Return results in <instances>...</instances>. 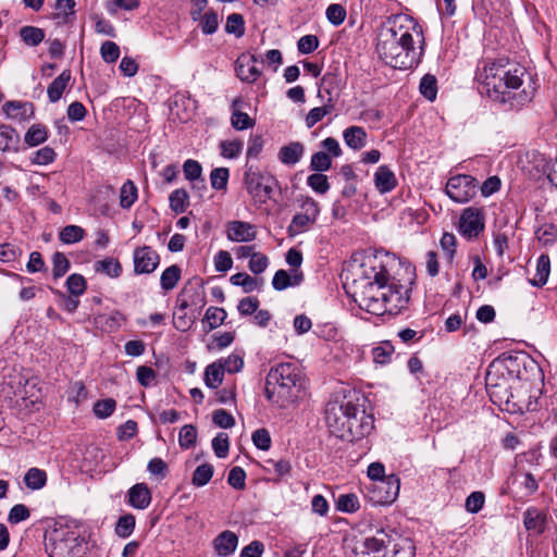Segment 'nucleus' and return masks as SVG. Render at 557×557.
I'll return each mask as SVG.
<instances>
[{
  "instance_id": "obj_10",
  "label": "nucleus",
  "mask_w": 557,
  "mask_h": 557,
  "mask_svg": "<svg viewBox=\"0 0 557 557\" xmlns=\"http://www.w3.org/2000/svg\"><path fill=\"white\" fill-rule=\"evenodd\" d=\"M374 428L372 414L367 413L366 409L352 403L349 420L346 425L344 441H358L369 435Z\"/></svg>"
},
{
  "instance_id": "obj_17",
  "label": "nucleus",
  "mask_w": 557,
  "mask_h": 557,
  "mask_svg": "<svg viewBox=\"0 0 557 557\" xmlns=\"http://www.w3.org/2000/svg\"><path fill=\"white\" fill-rule=\"evenodd\" d=\"M258 60L252 54H242L236 61L237 77L247 83L256 82L261 72L257 67Z\"/></svg>"
},
{
  "instance_id": "obj_9",
  "label": "nucleus",
  "mask_w": 557,
  "mask_h": 557,
  "mask_svg": "<svg viewBox=\"0 0 557 557\" xmlns=\"http://www.w3.org/2000/svg\"><path fill=\"white\" fill-rule=\"evenodd\" d=\"M351 400H332L325 407V422L331 433L336 437L343 438L346 432V425L349 420Z\"/></svg>"
},
{
  "instance_id": "obj_36",
  "label": "nucleus",
  "mask_w": 557,
  "mask_h": 557,
  "mask_svg": "<svg viewBox=\"0 0 557 557\" xmlns=\"http://www.w3.org/2000/svg\"><path fill=\"white\" fill-rule=\"evenodd\" d=\"M188 198V194L185 189H175L169 197L170 208L177 214L185 212L189 203Z\"/></svg>"
},
{
  "instance_id": "obj_35",
  "label": "nucleus",
  "mask_w": 557,
  "mask_h": 557,
  "mask_svg": "<svg viewBox=\"0 0 557 557\" xmlns=\"http://www.w3.org/2000/svg\"><path fill=\"white\" fill-rule=\"evenodd\" d=\"M180 278H181V269L178 265L173 264V265L166 268L162 272L161 277H160L161 287L164 290H171L176 286Z\"/></svg>"
},
{
  "instance_id": "obj_24",
  "label": "nucleus",
  "mask_w": 557,
  "mask_h": 557,
  "mask_svg": "<svg viewBox=\"0 0 557 557\" xmlns=\"http://www.w3.org/2000/svg\"><path fill=\"white\" fill-rule=\"evenodd\" d=\"M414 546L409 539L406 537H392V544L385 550L383 557H413Z\"/></svg>"
},
{
  "instance_id": "obj_58",
  "label": "nucleus",
  "mask_w": 557,
  "mask_h": 557,
  "mask_svg": "<svg viewBox=\"0 0 557 557\" xmlns=\"http://www.w3.org/2000/svg\"><path fill=\"white\" fill-rule=\"evenodd\" d=\"M224 372L236 373L244 367L243 357L239 354H232L227 358L219 359Z\"/></svg>"
},
{
  "instance_id": "obj_14",
  "label": "nucleus",
  "mask_w": 557,
  "mask_h": 557,
  "mask_svg": "<svg viewBox=\"0 0 557 557\" xmlns=\"http://www.w3.org/2000/svg\"><path fill=\"white\" fill-rule=\"evenodd\" d=\"M484 230L483 213L478 208H467L459 220V232L467 238L476 237Z\"/></svg>"
},
{
  "instance_id": "obj_60",
  "label": "nucleus",
  "mask_w": 557,
  "mask_h": 557,
  "mask_svg": "<svg viewBox=\"0 0 557 557\" xmlns=\"http://www.w3.org/2000/svg\"><path fill=\"white\" fill-rule=\"evenodd\" d=\"M66 286L72 296H81L86 290V281L81 274H72L66 280Z\"/></svg>"
},
{
  "instance_id": "obj_46",
  "label": "nucleus",
  "mask_w": 557,
  "mask_h": 557,
  "mask_svg": "<svg viewBox=\"0 0 557 557\" xmlns=\"http://www.w3.org/2000/svg\"><path fill=\"white\" fill-rule=\"evenodd\" d=\"M57 153L54 149L49 146H45L36 150L32 157L30 162L36 165H48L55 160Z\"/></svg>"
},
{
  "instance_id": "obj_64",
  "label": "nucleus",
  "mask_w": 557,
  "mask_h": 557,
  "mask_svg": "<svg viewBox=\"0 0 557 557\" xmlns=\"http://www.w3.org/2000/svg\"><path fill=\"white\" fill-rule=\"evenodd\" d=\"M212 448L214 450V454L219 458H225L228 453L230 448V442L228 436L226 433H219L213 440H212Z\"/></svg>"
},
{
  "instance_id": "obj_56",
  "label": "nucleus",
  "mask_w": 557,
  "mask_h": 557,
  "mask_svg": "<svg viewBox=\"0 0 557 557\" xmlns=\"http://www.w3.org/2000/svg\"><path fill=\"white\" fill-rule=\"evenodd\" d=\"M52 263V274L54 280L62 277L70 269V261L62 252H54Z\"/></svg>"
},
{
  "instance_id": "obj_45",
  "label": "nucleus",
  "mask_w": 557,
  "mask_h": 557,
  "mask_svg": "<svg viewBox=\"0 0 557 557\" xmlns=\"http://www.w3.org/2000/svg\"><path fill=\"white\" fill-rule=\"evenodd\" d=\"M394 347L388 342H383L372 349L373 361L377 364H386L391 361Z\"/></svg>"
},
{
  "instance_id": "obj_30",
  "label": "nucleus",
  "mask_w": 557,
  "mask_h": 557,
  "mask_svg": "<svg viewBox=\"0 0 557 557\" xmlns=\"http://www.w3.org/2000/svg\"><path fill=\"white\" fill-rule=\"evenodd\" d=\"M124 321L125 317L119 311H113L110 314H99L95 318V324L104 332L117 330Z\"/></svg>"
},
{
  "instance_id": "obj_33",
  "label": "nucleus",
  "mask_w": 557,
  "mask_h": 557,
  "mask_svg": "<svg viewBox=\"0 0 557 557\" xmlns=\"http://www.w3.org/2000/svg\"><path fill=\"white\" fill-rule=\"evenodd\" d=\"M48 139V128L42 124H33L24 136V141L29 147H36Z\"/></svg>"
},
{
  "instance_id": "obj_44",
  "label": "nucleus",
  "mask_w": 557,
  "mask_h": 557,
  "mask_svg": "<svg viewBox=\"0 0 557 557\" xmlns=\"http://www.w3.org/2000/svg\"><path fill=\"white\" fill-rule=\"evenodd\" d=\"M212 475L213 467L209 463H202L195 469L191 483L197 487L205 486L209 483Z\"/></svg>"
},
{
  "instance_id": "obj_12",
  "label": "nucleus",
  "mask_w": 557,
  "mask_h": 557,
  "mask_svg": "<svg viewBox=\"0 0 557 557\" xmlns=\"http://www.w3.org/2000/svg\"><path fill=\"white\" fill-rule=\"evenodd\" d=\"M409 301V289L397 283L395 280L386 282L385 294H383L384 314H397L406 308Z\"/></svg>"
},
{
  "instance_id": "obj_42",
  "label": "nucleus",
  "mask_w": 557,
  "mask_h": 557,
  "mask_svg": "<svg viewBox=\"0 0 557 557\" xmlns=\"http://www.w3.org/2000/svg\"><path fill=\"white\" fill-rule=\"evenodd\" d=\"M230 178V170L227 168H215L210 173V183L215 190H226Z\"/></svg>"
},
{
  "instance_id": "obj_19",
  "label": "nucleus",
  "mask_w": 557,
  "mask_h": 557,
  "mask_svg": "<svg viewBox=\"0 0 557 557\" xmlns=\"http://www.w3.org/2000/svg\"><path fill=\"white\" fill-rule=\"evenodd\" d=\"M305 153V146L300 141H292L280 148L277 159L280 162L287 166H293L298 163Z\"/></svg>"
},
{
  "instance_id": "obj_13",
  "label": "nucleus",
  "mask_w": 557,
  "mask_h": 557,
  "mask_svg": "<svg viewBox=\"0 0 557 557\" xmlns=\"http://www.w3.org/2000/svg\"><path fill=\"white\" fill-rule=\"evenodd\" d=\"M399 488V478L395 474L387 475L386 479L371 484V499L379 505L392 504L398 497Z\"/></svg>"
},
{
  "instance_id": "obj_52",
  "label": "nucleus",
  "mask_w": 557,
  "mask_h": 557,
  "mask_svg": "<svg viewBox=\"0 0 557 557\" xmlns=\"http://www.w3.org/2000/svg\"><path fill=\"white\" fill-rule=\"evenodd\" d=\"M243 146L239 139L224 140L220 144L221 154L226 159H235L242 153Z\"/></svg>"
},
{
  "instance_id": "obj_51",
  "label": "nucleus",
  "mask_w": 557,
  "mask_h": 557,
  "mask_svg": "<svg viewBox=\"0 0 557 557\" xmlns=\"http://www.w3.org/2000/svg\"><path fill=\"white\" fill-rule=\"evenodd\" d=\"M332 166V159L329 153L318 151L311 156L310 169L315 172H325Z\"/></svg>"
},
{
  "instance_id": "obj_27",
  "label": "nucleus",
  "mask_w": 557,
  "mask_h": 557,
  "mask_svg": "<svg viewBox=\"0 0 557 557\" xmlns=\"http://www.w3.org/2000/svg\"><path fill=\"white\" fill-rule=\"evenodd\" d=\"M242 102V98H235L232 101L233 113L231 116V124L237 131L248 129L255 125V120L247 113L239 110Z\"/></svg>"
},
{
  "instance_id": "obj_21",
  "label": "nucleus",
  "mask_w": 557,
  "mask_h": 557,
  "mask_svg": "<svg viewBox=\"0 0 557 557\" xmlns=\"http://www.w3.org/2000/svg\"><path fill=\"white\" fill-rule=\"evenodd\" d=\"M374 185L381 194H386L397 186V178L387 165H381L374 173Z\"/></svg>"
},
{
  "instance_id": "obj_29",
  "label": "nucleus",
  "mask_w": 557,
  "mask_h": 557,
  "mask_svg": "<svg viewBox=\"0 0 557 557\" xmlns=\"http://www.w3.org/2000/svg\"><path fill=\"white\" fill-rule=\"evenodd\" d=\"M550 273V260L547 255H541L536 260L535 273L529 278L531 285L541 287L547 283Z\"/></svg>"
},
{
  "instance_id": "obj_22",
  "label": "nucleus",
  "mask_w": 557,
  "mask_h": 557,
  "mask_svg": "<svg viewBox=\"0 0 557 557\" xmlns=\"http://www.w3.org/2000/svg\"><path fill=\"white\" fill-rule=\"evenodd\" d=\"M304 281V274L299 270H292V273H287L285 270H278L275 272L272 286L276 290H284L289 286H297Z\"/></svg>"
},
{
  "instance_id": "obj_2",
  "label": "nucleus",
  "mask_w": 557,
  "mask_h": 557,
  "mask_svg": "<svg viewBox=\"0 0 557 557\" xmlns=\"http://www.w3.org/2000/svg\"><path fill=\"white\" fill-rule=\"evenodd\" d=\"M527 69L518 63L499 60L488 63L478 72L479 90L490 99L520 108L532 99V92L520 89Z\"/></svg>"
},
{
  "instance_id": "obj_11",
  "label": "nucleus",
  "mask_w": 557,
  "mask_h": 557,
  "mask_svg": "<svg viewBox=\"0 0 557 557\" xmlns=\"http://www.w3.org/2000/svg\"><path fill=\"white\" fill-rule=\"evenodd\" d=\"M446 194L455 202H467L476 194V181L467 174L453 176L446 184Z\"/></svg>"
},
{
  "instance_id": "obj_43",
  "label": "nucleus",
  "mask_w": 557,
  "mask_h": 557,
  "mask_svg": "<svg viewBox=\"0 0 557 557\" xmlns=\"http://www.w3.org/2000/svg\"><path fill=\"white\" fill-rule=\"evenodd\" d=\"M226 311L219 307H209L205 314L203 322L208 324L209 330H213L223 324L226 319Z\"/></svg>"
},
{
  "instance_id": "obj_8",
  "label": "nucleus",
  "mask_w": 557,
  "mask_h": 557,
  "mask_svg": "<svg viewBox=\"0 0 557 557\" xmlns=\"http://www.w3.org/2000/svg\"><path fill=\"white\" fill-rule=\"evenodd\" d=\"M274 183H276L274 176L263 174L258 168L248 166L245 171V187L257 203H265L271 198Z\"/></svg>"
},
{
  "instance_id": "obj_50",
  "label": "nucleus",
  "mask_w": 557,
  "mask_h": 557,
  "mask_svg": "<svg viewBox=\"0 0 557 557\" xmlns=\"http://www.w3.org/2000/svg\"><path fill=\"white\" fill-rule=\"evenodd\" d=\"M231 283L236 286H242L245 293H251L258 287L257 278L247 273H236L231 276Z\"/></svg>"
},
{
  "instance_id": "obj_26",
  "label": "nucleus",
  "mask_w": 557,
  "mask_h": 557,
  "mask_svg": "<svg viewBox=\"0 0 557 557\" xmlns=\"http://www.w3.org/2000/svg\"><path fill=\"white\" fill-rule=\"evenodd\" d=\"M72 78L70 70H64L52 83L48 86L47 95L51 102H57L61 99L62 94L69 86Z\"/></svg>"
},
{
  "instance_id": "obj_23",
  "label": "nucleus",
  "mask_w": 557,
  "mask_h": 557,
  "mask_svg": "<svg viewBox=\"0 0 557 557\" xmlns=\"http://www.w3.org/2000/svg\"><path fill=\"white\" fill-rule=\"evenodd\" d=\"M213 545L220 556H228L236 550L238 537L232 531H223L215 537Z\"/></svg>"
},
{
  "instance_id": "obj_28",
  "label": "nucleus",
  "mask_w": 557,
  "mask_h": 557,
  "mask_svg": "<svg viewBox=\"0 0 557 557\" xmlns=\"http://www.w3.org/2000/svg\"><path fill=\"white\" fill-rule=\"evenodd\" d=\"M20 135L10 125H0V150L3 152L17 151Z\"/></svg>"
},
{
  "instance_id": "obj_57",
  "label": "nucleus",
  "mask_w": 557,
  "mask_h": 557,
  "mask_svg": "<svg viewBox=\"0 0 557 557\" xmlns=\"http://www.w3.org/2000/svg\"><path fill=\"white\" fill-rule=\"evenodd\" d=\"M333 110V106L326 104L322 107H315L311 109L306 116V126L308 128L313 127L318 122H320L325 115L331 113Z\"/></svg>"
},
{
  "instance_id": "obj_1",
  "label": "nucleus",
  "mask_w": 557,
  "mask_h": 557,
  "mask_svg": "<svg viewBox=\"0 0 557 557\" xmlns=\"http://www.w3.org/2000/svg\"><path fill=\"white\" fill-rule=\"evenodd\" d=\"M421 26L407 14L389 16L379 28L376 53L386 64L398 70L417 66L423 55Z\"/></svg>"
},
{
  "instance_id": "obj_49",
  "label": "nucleus",
  "mask_w": 557,
  "mask_h": 557,
  "mask_svg": "<svg viewBox=\"0 0 557 557\" xmlns=\"http://www.w3.org/2000/svg\"><path fill=\"white\" fill-rule=\"evenodd\" d=\"M225 32L234 34L237 38L245 34V21L243 15L233 13L227 16Z\"/></svg>"
},
{
  "instance_id": "obj_63",
  "label": "nucleus",
  "mask_w": 557,
  "mask_h": 557,
  "mask_svg": "<svg viewBox=\"0 0 557 557\" xmlns=\"http://www.w3.org/2000/svg\"><path fill=\"white\" fill-rule=\"evenodd\" d=\"M227 483L236 488L244 490L246 486V472L240 467H234L230 470Z\"/></svg>"
},
{
  "instance_id": "obj_53",
  "label": "nucleus",
  "mask_w": 557,
  "mask_h": 557,
  "mask_svg": "<svg viewBox=\"0 0 557 557\" xmlns=\"http://www.w3.org/2000/svg\"><path fill=\"white\" fill-rule=\"evenodd\" d=\"M419 88L420 92L430 101H433L436 98L437 84L436 78L433 75H424L421 78Z\"/></svg>"
},
{
  "instance_id": "obj_40",
  "label": "nucleus",
  "mask_w": 557,
  "mask_h": 557,
  "mask_svg": "<svg viewBox=\"0 0 557 557\" xmlns=\"http://www.w3.org/2000/svg\"><path fill=\"white\" fill-rule=\"evenodd\" d=\"M85 231L77 225H67L63 227L59 234V238L63 244H75L84 238Z\"/></svg>"
},
{
  "instance_id": "obj_25",
  "label": "nucleus",
  "mask_w": 557,
  "mask_h": 557,
  "mask_svg": "<svg viewBox=\"0 0 557 557\" xmlns=\"http://www.w3.org/2000/svg\"><path fill=\"white\" fill-rule=\"evenodd\" d=\"M343 138L349 148L360 150L367 144V132L361 126H349L344 129Z\"/></svg>"
},
{
  "instance_id": "obj_5",
  "label": "nucleus",
  "mask_w": 557,
  "mask_h": 557,
  "mask_svg": "<svg viewBox=\"0 0 557 557\" xmlns=\"http://www.w3.org/2000/svg\"><path fill=\"white\" fill-rule=\"evenodd\" d=\"M507 376H498L495 373L488 372L486 375V388L491 400L497 405H506L509 410V406L512 405V409L518 407L520 409V397L518 387H522V384L518 377L511 375L510 372Z\"/></svg>"
},
{
  "instance_id": "obj_20",
  "label": "nucleus",
  "mask_w": 557,
  "mask_h": 557,
  "mask_svg": "<svg viewBox=\"0 0 557 557\" xmlns=\"http://www.w3.org/2000/svg\"><path fill=\"white\" fill-rule=\"evenodd\" d=\"M128 503L136 509H146L151 503V492L147 484L137 483L128 490Z\"/></svg>"
},
{
  "instance_id": "obj_41",
  "label": "nucleus",
  "mask_w": 557,
  "mask_h": 557,
  "mask_svg": "<svg viewBox=\"0 0 557 557\" xmlns=\"http://www.w3.org/2000/svg\"><path fill=\"white\" fill-rule=\"evenodd\" d=\"M96 271L107 274L110 277H117L122 272L121 263L114 258H106L96 263Z\"/></svg>"
},
{
  "instance_id": "obj_31",
  "label": "nucleus",
  "mask_w": 557,
  "mask_h": 557,
  "mask_svg": "<svg viewBox=\"0 0 557 557\" xmlns=\"http://www.w3.org/2000/svg\"><path fill=\"white\" fill-rule=\"evenodd\" d=\"M545 515L535 508H529L524 512L523 523L527 530L533 531L537 534L544 532L545 529Z\"/></svg>"
},
{
  "instance_id": "obj_37",
  "label": "nucleus",
  "mask_w": 557,
  "mask_h": 557,
  "mask_svg": "<svg viewBox=\"0 0 557 557\" xmlns=\"http://www.w3.org/2000/svg\"><path fill=\"white\" fill-rule=\"evenodd\" d=\"M137 199V187L132 181H126L122 187L120 193V205L124 209H128L133 206V203Z\"/></svg>"
},
{
  "instance_id": "obj_16",
  "label": "nucleus",
  "mask_w": 557,
  "mask_h": 557,
  "mask_svg": "<svg viewBox=\"0 0 557 557\" xmlns=\"http://www.w3.org/2000/svg\"><path fill=\"white\" fill-rule=\"evenodd\" d=\"M225 235L233 243H248L256 239L257 228L249 222L233 220L226 223Z\"/></svg>"
},
{
  "instance_id": "obj_18",
  "label": "nucleus",
  "mask_w": 557,
  "mask_h": 557,
  "mask_svg": "<svg viewBox=\"0 0 557 557\" xmlns=\"http://www.w3.org/2000/svg\"><path fill=\"white\" fill-rule=\"evenodd\" d=\"M2 110L8 119L17 121H27L35 114L34 104L28 101H7L3 104Z\"/></svg>"
},
{
  "instance_id": "obj_4",
  "label": "nucleus",
  "mask_w": 557,
  "mask_h": 557,
  "mask_svg": "<svg viewBox=\"0 0 557 557\" xmlns=\"http://www.w3.org/2000/svg\"><path fill=\"white\" fill-rule=\"evenodd\" d=\"M306 376L300 367L286 362L272 367L267 376V398L280 408H287L305 394Z\"/></svg>"
},
{
  "instance_id": "obj_48",
  "label": "nucleus",
  "mask_w": 557,
  "mask_h": 557,
  "mask_svg": "<svg viewBox=\"0 0 557 557\" xmlns=\"http://www.w3.org/2000/svg\"><path fill=\"white\" fill-rule=\"evenodd\" d=\"M307 184L310 188L320 195L326 194L330 189L327 176L322 174V172L309 175L307 178Z\"/></svg>"
},
{
  "instance_id": "obj_61",
  "label": "nucleus",
  "mask_w": 557,
  "mask_h": 557,
  "mask_svg": "<svg viewBox=\"0 0 557 557\" xmlns=\"http://www.w3.org/2000/svg\"><path fill=\"white\" fill-rule=\"evenodd\" d=\"M116 403L112 398H107L103 400H98L94 405V413L96 417L100 419H104L110 417L115 410Z\"/></svg>"
},
{
  "instance_id": "obj_38",
  "label": "nucleus",
  "mask_w": 557,
  "mask_h": 557,
  "mask_svg": "<svg viewBox=\"0 0 557 557\" xmlns=\"http://www.w3.org/2000/svg\"><path fill=\"white\" fill-rule=\"evenodd\" d=\"M201 32L205 35H212L219 28V15L215 11L209 10L203 13V16L198 20Z\"/></svg>"
},
{
  "instance_id": "obj_54",
  "label": "nucleus",
  "mask_w": 557,
  "mask_h": 557,
  "mask_svg": "<svg viewBox=\"0 0 557 557\" xmlns=\"http://www.w3.org/2000/svg\"><path fill=\"white\" fill-rule=\"evenodd\" d=\"M197 440V430L193 424L184 425L178 434V443L183 448H190L195 445Z\"/></svg>"
},
{
  "instance_id": "obj_62",
  "label": "nucleus",
  "mask_w": 557,
  "mask_h": 557,
  "mask_svg": "<svg viewBox=\"0 0 557 557\" xmlns=\"http://www.w3.org/2000/svg\"><path fill=\"white\" fill-rule=\"evenodd\" d=\"M359 507V500L355 494H343L337 499V508L342 511L355 512Z\"/></svg>"
},
{
  "instance_id": "obj_55",
  "label": "nucleus",
  "mask_w": 557,
  "mask_h": 557,
  "mask_svg": "<svg viewBox=\"0 0 557 557\" xmlns=\"http://www.w3.org/2000/svg\"><path fill=\"white\" fill-rule=\"evenodd\" d=\"M135 529V517L131 513L120 517L116 527L115 533L120 537H128Z\"/></svg>"
},
{
  "instance_id": "obj_32",
  "label": "nucleus",
  "mask_w": 557,
  "mask_h": 557,
  "mask_svg": "<svg viewBox=\"0 0 557 557\" xmlns=\"http://www.w3.org/2000/svg\"><path fill=\"white\" fill-rule=\"evenodd\" d=\"M224 374L225 372L221 363L214 361L211 364L207 366L205 370V384L207 385V387L215 389L222 384L224 380Z\"/></svg>"
},
{
  "instance_id": "obj_47",
  "label": "nucleus",
  "mask_w": 557,
  "mask_h": 557,
  "mask_svg": "<svg viewBox=\"0 0 557 557\" xmlns=\"http://www.w3.org/2000/svg\"><path fill=\"white\" fill-rule=\"evenodd\" d=\"M315 223L314 220L310 219L307 215H304L302 213H297L294 215L289 226L288 231L292 235L294 234H300L309 230L311 225Z\"/></svg>"
},
{
  "instance_id": "obj_34",
  "label": "nucleus",
  "mask_w": 557,
  "mask_h": 557,
  "mask_svg": "<svg viewBox=\"0 0 557 557\" xmlns=\"http://www.w3.org/2000/svg\"><path fill=\"white\" fill-rule=\"evenodd\" d=\"M24 482L29 490H40L47 483V473L39 468H30L24 476Z\"/></svg>"
},
{
  "instance_id": "obj_39",
  "label": "nucleus",
  "mask_w": 557,
  "mask_h": 557,
  "mask_svg": "<svg viewBox=\"0 0 557 557\" xmlns=\"http://www.w3.org/2000/svg\"><path fill=\"white\" fill-rule=\"evenodd\" d=\"M20 35L23 41L28 46H37L45 38V32L41 28L34 26H24L20 29Z\"/></svg>"
},
{
  "instance_id": "obj_15",
  "label": "nucleus",
  "mask_w": 557,
  "mask_h": 557,
  "mask_svg": "<svg viewBox=\"0 0 557 557\" xmlns=\"http://www.w3.org/2000/svg\"><path fill=\"white\" fill-rule=\"evenodd\" d=\"M133 259L134 272L136 274L152 273L160 262L159 255L149 246L136 248L133 253Z\"/></svg>"
},
{
  "instance_id": "obj_7",
  "label": "nucleus",
  "mask_w": 557,
  "mask_h": 557,
  "mask_svg": "<svg viewBox=\"0 0 557 557\" xmlns=\"http://www.w3.org/2000/svg\"><path fill=\"white\" fill-rule=\"evenodd\" d=\"M392 544V535L384 530H379L372 536L356 541L352 546H346L348 557H383L385 550Z\"/></svg>"
},
{
  "instance_id": "obj_6",
  "label": "nucleus",
  "mask_w": 557,
  "mask_h": 557,
  "mask_svg": "<svg viewBox=\"0 0 557 557\" xmlns=\"http://www.w3.org/2000/svg\"><path fill=\"white\" fill-rule=\"evenodd\" d=\"M46 548L50 557H83L85 544L73 531L53 530Z\"/></svg>"
},
{
  "instance_id": "obj_3",
  "label": "nucleus",
  "mask_w": 557,
  "mask_h": 557,
  "mask_svg": "<svg viewBox=\"0 0 557 557\" xmlns=\"http://www.w3.org/2000/svg\"><path fill=\"white\" fill-rule=\"evenodd\" d=\"M388 273L376 257H369L362 263L352 267L350 289L355 302L371 314L383 315Z\"/></svg>"
},
{
  "instance_id": "obj_59",
  "label": "nucleus",
  "mask_w": 557,
  "mask_h": 557,
  "mask_svg": "<svg viewBox=\"0 0 557 557\" xmlns=\"http://www.w3.org/2000/svg\"><path fill=\"white\" fill-rule=\"evenodd\" d=\"M100 54L104 62L114 63L120 57V47L114 41L107 40L100 47Z\"/></svg>"
}]
</instances>
